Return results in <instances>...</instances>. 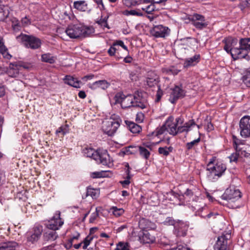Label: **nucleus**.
Instances as JSON below:
<instances>
[{
  "mask_svg": "<svg viewBox=\"0 0 250 250\" xmlns=\"http://www.w3.org/2000/svg\"><path fill=\"white\" fill-rule=\"evenodd\" d=\"M200 59V56L199 54H196L194 56L187 59L184 62V67H188L189 66H194L196 65Z\"/></svg>",
  "mask_w": 250,
  "mask_h": 250,
  "instance_id": "nucleus-24",
  "label": "nucleus"
},
{
  "mask_svg": "<svg viewBox=\"0 0 250 250\" xmlns=\"http://www.w3.org/2000/svg\"><path fill=\"white\" fill-rule=\"evenodd\" d=\"M131 178V176L130 174H127V177L125 180L124 181H120V183L122 184V186L124 188H126L130 183V179Z\"/></svg>",
  "mask_w": 250,
  "mask_h": 250,
  "instance_id": "nucleus-50",
  "label": "nucleus"
},
{
  "mask_svg": "<svg viewBox=\"0 0 250 250\" xmlns=\"http://www.w3.org/2000/svg\"><path fill=\"white\" fill-rule=\"evenodd\" d=\"M68 125H65L59 127L56 131V134L58 136L61 135L62 137L68 132Z\"/></svg>",
  "mask_w": 250,
  "mask_h": 250,
  "instance_id": "nucleus-34",
  "label": "nucleus"
},
{
  "mask_svg": "<svg viewBox=\"0 0 250 250\" xmlns=\"http://www.w3.org/2000/svg\"><path fill=\"white\" fill-rule=\"evenodd\" d=\"M125 123L128 129L133 133H139L142 130V127L133 122L125 121Z\"/></svg>",
  "mask_w": 250,
  "mask_h": 250,
  "instance_id": "nucleus-26",
  "label": "nucleus"
},
{
  "mask_svg": "<svg viewBox=\"0 0 250 250\" xmlns=\"http://www.w3.org/2000/svg\"><path fill=\"white\" fill-rule=\"evenodd\" d=\"M95 30L92 26H86L82 23L70 24L65 32L71 39H78L88 37L94 33Z\"/></svg>",
  "mask_w": 250,
  "mask_h": 250,
  "instance_id": "nucleus-4",
  "label": "nucleus"
},
{
  "mask_svg": "<svg viewBox=\"0 0 250 250\" xmlns=\"http://www.w3.org/2000/svg\"><path fill=\"white\" fill-rule=\"evenodd\" d=\"M125 15L127 16L128 15H132V16H144V13L142 12L140 9H138L137 10H131L129 11H126Z\"/></svg>",
  "mask_w": 250,
  "mask_h": 250,
  "instance_id": "nucleus-39",
  "label": "nucleus"
},
{
  "mask_svg": "<svg viewBox=\"0 0 250 250\" xmlns=\"http://www.w3.org/2000/svg\"><path fill=\"white\" fill-rule=\"evenodd\" d=\"M244 41L243 46H245V49L246 50V56L244 59L249 60L250 57L248 55V54L250 51V38H246V40Z\"/></svg>",
  "mask_w": 250,
  "mask_h": 250,
  "instance_id": "nucleus-36",
  "label": "nucleus"
},
{
  "mask_svg": "<svg viewBox=\"0 0 250 250\" xmlns=\"http://www.w3.org/2000/svg\"><path fill=\"white\" fill-rule=\"evenodd\" d=\"M151 146L150 145H143L141 146H137L136 150L139 151L140 156L146 159H148L150 156V151L151 150Z\"/></svg>",
  "mask_w": 250,
  "mask_h": 250,
  "instance_id": "nucleus-21",
  "label": "nucleus"
},
{
  "mask_svg": "<svg viewBox=\"0 0 250 250\" xmlns=\"http://www.w3.org/2000/svg\"><path fill=\"white\" fill-rule=\"evenodd\" d=\"M118 48L112 44L108 50L107 52L110 56H115L116 60L119 61L121 59L123 58V57L119 56V53L116 52Z\"/></svg>",
  "mask_w": 250,
  "mask_h": 250,
  "instance_id": "nucleus-31",
  "label": "nucleus"
},
{
  "mask_svg": "<svg viewBox=\"0 0 250 250\" xmlns=\"http://www.w3.org/2000/svg\"><path fill=\"white\" fill-rule=\"evenodd\" d=\"M246 38H241L239 41L235 38L229 37L224 39L223 42L225 43L224 49L231 54L234 60L244 59L246 56V50L243 46L244 40Z\"/></svg>",
  "mask_w": 250,
  "mask_h": 250,
  "instance_id": "nucleus-1",
  "label": "nucleus"
},
{
  "mask_svg": "<svg viewBox=\"0 0 250 250\" xmlns=\"http://www.w3.org/2000/svg\"><path fill=\"white\" fill-rule=\"evenodd\" d=\"M169 250H188L186 245H178L176 248H173Z\"/></svg>",
  "mask_w": 250,
  "mask_h": 250,
  "instance_id": "nucleus-62",
  "label": "nucleus"
},
{
  "mask_svg": "<svg viewBox=\"0 0 250 250\" xmlns=\"http://www.w3.org/2000/svg\"><path fill=\"white\" fill-rule=\"evenodd\" d=\"M91 177L93 178H101L103 177V173L101 172H94L91 174Z\"/></svg>",
  "mask_w": 250,
  "mask_h": 250,
  "instance_id": "nucleus-64",
  "label": "nucleus"
},
{
  "mask_svg": "<svg viewBox=\"0 0 250 250\" xmlns=\"http://www.w3.org/2000/svg\"><path fill=\"white\" fill-rule=\"evenodd\" d=\"M139 226L140 229H153L155 228V225L149 220L142 218L139 222Z\"/></svg>",
  "mask_w": 250,
  "mask_h": 250,
  "instance_id": "nucleus-25",
  "label": "nucleus"
},
{
  "mask_svg": "<svg viewBox=\"0 0 250 250\" xmlns=\"http://www.w3.org/2000/svg\"><path fill=\"white\" fill-rule=\"evenodd\" d=\"M60 212L57 211L53 217L46 223V227L51 230H56L63 225V222L60 218Z\"/></svg>",
  "mask_w": 250,
  "mask_h": 250,
  "instance_id": "nucleus-16",
  "label": "nucleus"
},
{
  "mask_svg": "<svg viewBox=\"0 0 250 250\" xmlns=\"http://www.w3.org/2000/svg\"><path fill=\"white\" fill-rule=\"evenodd\" d=\"M114 250H129L128 244L120 242Z\"/></svg>",
  "mask_w": 250,
  "mask_h": 250,
  "instance_id": "nucleus-47",
  "label": "nucleus"
},
{
  "mask_svg": "<svg viewBox=\"0 0 250 250\" xmlns=\"http://www.w3.org/2000/svg\"><path fill=\"white\" fill-rule=\"evenodd\" d=\"M27 48L36 49L40 47L42 42L40 39L32 36L21 34L17 37Z\"/></svg>",
  "mask_w": 250,
  "mask_h": 250,
  "instance_id": "nucleus-7",
  "label": "nucleus"
},
{
  "mask_svg": "<svg viewBox=\"0 0 250 250\" xmlns=\"http://www.w3.org/2000/svg\"><path fill=\"white\" fill-rule=\"evenodd\" d=\"M42 227L39 224H35L33 228L27 233V242L35 244L41 237L42 232Z\"/></svg>",
  "mask_w": 250,
  "mask_h": 250,
  "instance_id": "nucleus-9",
  "label": "nucleus"
},
{
  "mask_svg": "<svg viewBox=\"0 0 250 250\" xmlns=\"http://www.w3.org/2000/svg\"><path fill=\"white\" fill-rule=\"evenodd\" d=\"M21 23L23 26H26L31 23V21L27 16H25L21 19Z\"/></svg>",
  "mask_w": 250,
  "mask_h": 250,
  "instance_id": "nucleus-55",
  "label": "nucleus"
},
{
  "mask_svg": "<svg viewBox=\"0 0 250 250\" xmlns=\"http://www.w3.org/2000/svg\"><path fill=\"white\" fill-rule=\"evenodd\" d=\"M184 95H172V96H171L169 100L172 104H174L178 99L179 98H182L184 96Z\"/></svg>",
  "mask_w": 250,
  "mask_h": 250,
  "instance_id": "nucleus-49",
  "label": "nucleus"
},
{
  "mask_svg": "<svg viewBox=\"0 0 250 250\" xmlns=\"http://www.w3.org/2000/svg\"><path fill=\"white\" fill-rule=\"evenodd\" d=\"M136 146H128L127 148H126L125 153L127 154L135 153V152L137 151V150H136Z\"/></svg>",
  "mask_w": 250,
  "mask_h": 250,
  "instance_id": "nucleus-56",
  "label": "nucleus"
},
{
  "mask_svg": "<svg viewBox=\"0 0 250 250\" xmlns=\"http://www.w3.org/2000/svg\"><path fill=\"white\" fill-rule=\"evenodd\" d=\"M100 191L98 189L88 188L87 189L86 196H90L93 199H96L98 197Z\"/></svg>",
  "mask_w": 250,
  "mask_h": 250,
  "instance_id": "nucleus-33",
  "label": "nucleus"
},
{
  "mask_svg": "<svg viewBox=\"0 0 250 250\" xmlns=\"http://www.w3.org/2000/svg\"><path fill=\"white\" fill-rule=\"evenodd\" d=\"M184 92L182 85H175L173 89V94H182Z\"/></svg>",
  "mask_w": 250,
  "mask_h": 250,
  "instance_id": "nucleus-51",
  "label": "nucleus"
},
{
  "mask_svg": "<svg viewBox=\"0 0 250 250\" xmlns=\"http://www.w3.org/2000/svg\"><path fill=\"white\" fill-rule=\"evenodd\" d=\"M3 57L4 58L10 60L12 58V55L9 54L8 51V49H6L5 51H3L0 53Z\"/></svg>",
  "mask_w": 250,
  "mask_h": 250,
  "instance_id": "nucleus-59",
  "label": "nucleus"
},
{
  "mask_svg": "<svg viewBox=\"0 0 250 250\" xmlns=\"http://www.w3.org/2000/svg\"><path fill=\"white\" fill-rule=\"evenodd\" d=\"M80 234L79 233L77 232L76 234L74 235L71 238H70L68 240V244L69 245V247H71L72 246L73 241L74 240H78L80 237Z\"/></svg>",
  "mask_w": 250,
  "mask_h": 250,
  "instance_id": "nucleus-53",
  "label": "nucleus"
},
{
  "mask_svg": "<svg viewBox=\"0 0 250 250\" xmlns=\"http://www.w3.org/2000/svg\"><path fill=\"white\" fill-rule=\"evenodd\" d=\"M241 197V192L239 190L234 188L227 189L222 195L223 199L227 200L229 204L236 202Z\"/></svg>",
  "mask_w": 250,
  "mask_h": 250,
  "instance_id": "nucleus-12",
  "label": "nucleus"
},
{
  "mask_svg": "<svg viewBox=\"0 0 250 250\" xmlns=\"http://www.w3.org/2000/svg\"><path fill=\"white\" fill-rule=\"evenodd\" d=\"M188 19L191 24L198 30H203L206 28L208 25V22L206 21L205 17L197 13L190 16Z\"/></svg>",
  "mask_w": 250,
  "mask_h": 250,
  "instance_id": "nucleus-10",
  "label": "nucleus"
},
{
  "mask_svg": "<svg viewBox=\"0 0 250 250\" xmlns=\"http://www.w3.org/2000/svg\"><path fill=\"white\" fill-rule=\"evenodd\" d=\"M98 209H99V208H96L95 212H94L91 214L90 217L89 218V222L90 223H93L95 221V220L97 218V217L99 216V210Z\"/></svg>",
  "mask_w": 250,
  "mask_h": 250,
  "instance_id": "nucleus-46",
  "label": "nucleus"
},
{
  "mask_svg": "<svg viewBox=\"0 0 250 250\" xmlns=\"http://www.w3.org/2000/svg\"><path fill=\"white\" fill-rule=\"evenodd\" d=\"M7 49V48L4 44L3 38L0 37V53L3 51H5Z\"/></svg>",
  "mask_w": 250,
  "mask_h": 250,
  "instance_id": "nucleus-60",
  "label": "nucleus"
},
{
  "mask_svg": "<svg viewBox=\"0 0 250 250\" xmlns=\"http://www.w3.org/2000/svg\"><path fill=\"white\" fill-rule=\"evenodd\" d=\"M155 6L154 3H151L147 6H146V8H141V9L145 12L144 13V15L146 13L151 14L155 10Z\"/></svg>",
  "mask_w": 250,
  "mask_h": 250,
  "instance_id": "nucleus-42",
  "label": "nucleus"
},
{
  "mask_svg": "<svg viewBox=\"0 0 250 250\" xmlns=\"http://www.w3.org/2000/svg\"><path fill=\"white\" fill-rule=\"evenodd\" d=\"M108 16L105 17L104 18H101L99 21H97V23L103 27L104 28L106 27L108 29L109 28L108 24L107 23V19Z\"/></svg>",
  "mask_w": 250,
  "mask_h": 250,
  "instance_id": "nucleus-43",
  "label": "nucleus"
},
{
  "mask_svg": "<svg viewBox=\"0 0 250 250\" xmlns=\"http://www.w3.org/2000/svg\"><path fill=\"white\" fill-rule=\"evenodd\" d=\"M195 210H196V211L198 212V215H200L203 218H206L207 217L208 218H210L212 216L214 215V214L210 212L207 215H203L202 214H200V212L203 210H206L207 209V207L206 206H204V207H202L201 208H198L197 207V205H195Z\"/></svg>",
  "mask_w": 250,
  "mask_h": 250,
  "instance_id": "nucleus-37",
  "label": "nucleus"
},
{
  "mask_svg": "<svg viewBox=\"0 0 250 250\" xmlns=\"http://www.w3.org/2000/svg\"><path fill=\"white\" fill-rule=\"evenodd\" d=\"M121 120L118 116L113 115L108 120L103 122L102 130L108 136L114 134L120 125Z\"/></svg>",
  "mask_w": 250,
  "mask_h": 250,
  "instance_id": "nucleus-6",
  "label": "nucleus"
},
{
  "mask_svg": "<svg viewBox=\"0 0 250 250\" xmlns=\"http://www.w3.org/2000/svg\"><path fill=\"white\" fill-rule=\"evenodd\" d=\"M17 243L10 241L0 244V250H16Z\"/></svg>",
  "mask_w": 250,
  "mask_h": 250,
  "instance_id": "nucleus-29",
  "label": "nucleus"
},
{
  "mask_svg": "<svg viewBox=\"0 0 250 250\" xmlns=\"http://www.w3.org/2000/svg\"><path fill=\"white\" fill-rule=\"evenodd\" d=\"M230 233L223 234L219 236L214 246V250H229L228 240L230 238Z\"/></svg>",
  "mask_w": 250,
  "mask_h": 250,
  "instance_id": "nucleus-15",
  "label": "nucleus"
},
{
  "mask_svg": "<svg viewBox=\"0 0 250 250\" xmlns=\"http://www.w3.org/2000/svg\"><path fill=\"white\" fill-rule=\"evenodd\" d=\"M200 141V138L198 137L197 139L190 142L187 143L186 145V148L188 150H190L194 148L196 146H197Z\"/></svg>",
  "mask_w": 250,
  "mask_h": 250,
  "instance_id": "nucleus-41",
  "label": "nucleus"
},
{
  "mask_svg": "<svg viewBox=\"0 0 250 250\" xmlns=\"http://www.w3.org/2000/svg\"><path fill=\"white\" fill-rule=\"evenodd\" d=\"M110 85V83L105 80L97 81L92 83H89L88 86L91 89L101 88L103 90L106 89Z\"/></svg>",
  "mask_w": 250,
  "mask_h": 250,
  "instance_id": "nucleus-20",
  "label": "nucleus"
},
{
  "mask_svg": "<svg viewBox=\"0 0 250 250\" xmlns=\"http://www.w3.org/2000/svg\"><path fill=\"white\" fill-rule=\"evenodd\" d=\"M233 142L234 147H235L236 152L232 153L229 157L230 162H236L238 157L239 155H244L245 150H243V147L241 146H243V144L241 142V141L237 139L234 136H233Z\"/></svg>",
  "mask_w": 250,
  "mask_h": 250,
  "instance_id": "nucleus-14",
  "label": "nucleus"
},
{
  "mask_svg": "<svg viewBox=\"0 0 250 250\" xmlns=\"http://www.w3.org/2000/svg\"><path fill=\"white\" fill-rule=\"evenodd\" d=\"M73 8L79 11L86 12L88 10V3L86 0H76L73 2Z\"/></svg>",
  "mask_w": 250,
  "mask_h": 250,
  "instance_id": "nucleus-23",
  "label": "nucleus"
},
{
  "mask_svg": "<svg viewBox=\"0 0 250 250\" xmlns=\"http://www.w3.org/2000/svg\"><path fill=\"white\" fill-rule=\"evenodd\" d=\"M175 222L174 220H173L170 217H167L166 218L165 221L164 222V223L165 225H173L174 226V225L175 224Z\"/></svg>",
  "mask_w": 250,
  "mask_h": 250,
  "instance_id": "nucleus-57",
  "label": "nucleus"
},
{
  "mask_svg": "<svg viewBox=\"0 0 250 250\" xmlns=\"http://www.w3.org/2000/svg\"><path fill=\"white\" fill-rule=\"evenodd\" d=\"M83 153L86 157L92 158L98 163L104 166H108L110 164V156L105 150H95L92 148H85Z\"/></svg>",
  "mask_w": 250,
  "mask_h": 250,
  "instance_id": "nucleus-5",
  "label": "nucleus"
},
{
  "mask_svg": "<svg viewBox=\"0 0 250 250\" xmlns=\"http://www.w3.org/2000/svg\"><path fill=\"white\" fill-rule=\"evenodd\" d=\"M159 77L156 73L153 71L148 72L146 78V83L147 86L146 88H149V92L156 91L157 94H160L159 91L161 88L159 85Z\"/></svg>",
  "mask_w": 250,
  "mask_h": 250,
  "instance_id": "nucleus-8",
  "label": "nucleus"
},
{
  "mask_svg": "<svg viewBox=\"0 0 250 250\" xmlns=\"http://www.w3.org/2000/svg\"><path fill=\"white\" fill-rule=\"evenodd\" d=\"M63 81L65 83L76 88H80L83 84L82 81L70 75L65 76Z\"/></svg>",
  "mask_w": 250,
  "mask_h": 250,
  "instance_id": "nucleus-19",
  "label": "nucleus"
},
{
  "mask_svg": "<svg viewBox=\"0 0 250 250\" xmlns=\"http://www.w3.org/2000/svg\"><path fill=\"white\" fill-rule=\"evenodd\" d=\"M166 128L167 127L165 126V124L160 128H157L155 131L156 135L159 136L167 132Z\"/></svg>",
  "mask_w": 250,
  "mask_h": 250,
  "instance_id": "nucleus-45",
  "label": "nucleus"
},
{
  "mask_svg": "<svg viewBox=\"0 0 250 250\" xmlns=\"http://www.w3.org/2000/svg\"><path fill=\"white\" fill-rule=\"evenodd\" d=\"M12 27L14 30H19L21 28L20 21L18 20L15 22L13 21Z\"/></svg>",
  "mask_w": 250,
  "mask_h": 250,
  "instance_id": "nucleus-58",
  "label": "nucleus"
},
{
  "mask_svg": "<svg viewBox=\"0 0 250 250\" xmlns=\"http://www.w3.org/2000/svg\"><path fill=\"white\" fill-rule=\"evenodd\" d=\"M188 228L187 223L180 220L176 221L174 225V234L177 236H184L187 234Z\"/></svg>",
  "mask_w": 250,
  "mask_h": 250,
  "instance_id": "nucleus-18",
  "label": "nucleus"
},
{
  "mask_svg": "<svg viewBox=\"0 0 250 250\" xmlns=\"http://www.w3.org/2000/svg\"><path fill=\"white\" fill-rule=\"evenodd\" d=\"M113 44L115 47L117 45L121 46L124 49H125V51H126L127 52V53H128V50L127 47L124 44V43L122 41H121V40L117 41L115 42H114L113 43Z\"/></svg>",
  "mask_w": 250,
  "mask_h": 250,
  "instance_id": "nucleus-48",
  "label": "nucleus"
},
{
  "mask_svg": "<svg viewBox=\"0 0 250 250\" xmlns=\"http://www.w3.org/2000/svg\"><path fill=\"white\" fill-rule=\"evenodd\" d=\"M93 237L92 236H90L89 235H88L87 237L85 238V239L83 240V244H85L88 245V246L90 245L91 241L93 240Z\"/></svg>",
  "mask_w": 250,
  "mask_h": 250,
  "instance_id": "nucleus-63",
  "label": "nucleus"
},
{
  "mask_svg": "<svg viewBox=\"0 0 250 250\" xmlns=\"http://www.w3.org/2000/svg\"><path fill=\"white\" fill-rule=\"evenodd\" d=\"M42 61L43 62L53 64L55 63L56 60V57L52 56L50 53H45L42 55Z\"/></svg>",
  "mask_w": 250,
  "mask_h": 250,
  "instance_id": "nucleus-30",
  "label": "nucleus"
},
{
  "mask_svg": "<svg viewBox=\"0 0 250 250\" xmlns=\"http://www.w3.org/2000/svg\"><path fill=\"white\" fill-rule=\"evenodd\" d=\"M144 120V114L142 112H138L136 114L135 120L139 123H142Z\"/></svg>",
  "mask_w": 250,
  "mask_h": 250,
  "instance_id": "nucleus-52",
  "label": "nucleus"
},
{
  "mask_svg": "<svg viewBox=\"0 0 250 250\" xmlns=\"http://www.w3.org/2000/svg\"><path fill=\"white\" fill-rule=\"evenodd\" d=\"M242 80L247 86L250 87V68H248L244 72L242 77Z\"/></svg>",
  "mask_w": 250,
  "mask_h": 250,
  "instance_id": "nucleus-32",
  "label": "nucleus"
},
{
  "mask_svg": "<svg viewBox=\"0 0 250 250\" xmlns=\"http://www.w3.org/2000/svg\"><path fill=\"white\" fill-rule=\"evenodd\" d=\"M226 165L221 162H218L216 157H212L207 166V176L208 179L212 182L217 180L226 170Z\"/></svg>",
  "mask_w": 250,
  "mask_h": 250,
  "instance_id": "nucleus-3",
  "label": "nucleus"
},
{
  "mask_svg": "<svg viewBox=\"0 0 250 250\" xmlns=\"http://www.w3.org/2000/svg\"><path fill=\"white\" fill-rule=\"evenodd\" d=\"M20 65L17 63H10L7 70V75L12 78H16L19 75Z\"/></svg>",
  "mask_w": 250,
  "mask_h": 250,
  "instance_id": "nucleus-22",
  "label": "nucleus"
},
{
  "mask_svg": "<svg viewBox=\"0 0 250 250\" xmlns=\"http://www.w3.org/2000/svg\"><path fill=\"white\" fill-rule=\"evenodd\" d=\"M147 3V0H139L138 1H135L131 2L130 3V4H127L126 3H125V4L127 6H130L131 5H139L141 3Z\"/></svg>",
  "mask_w": 250,
  "mask_h": 250,
  "instance_id": "nucleus-61",
  "label": "nucleus"
},
{
  "mask_svg": "<svg viewBox=\"0 0 250 250\" xmlns=\"http://www.w3.org/2000/svg\"><path fill=\"white\" fill-rule=\"evenodd\" d=\"M93 0L97 4L98 8L101 11L105 10V8L103 2V0Z\"/></svg>",
  "mask_w": 250,
  "mask_h": 250,
  "instance_id": "nucleus-54",
  "label": "nucleus"
},
{
  "mask_svg": "<svg viewBox=\"0 0 250 250\" xmlns=\"http://www.w3.org/2000/svg\"><path fill=\"white\" fill-rule=\"evenodd\" d=\"M112 104H120L122 108H125L131 106H136L144 109L146 104L141 101L140 95H114L110 99Z\"/></svg>",
  "mask_w": 250,
  "mask_h": 250,
  "instance_id": "nucleus-2",
  "label": "nucleus"
},
{
  "mask_svg": "<svg viewBox=\"0 0 250 250\" xmlns=\"http://www.w3.org/2000/svg\"><path fill=\"white\" fill-rule=\"evenodd\" d=\"M180 120V118H176L174 121L173 117H169L165 122V126L167 127V132L170 134L175 135L177 134V125Z\"/></svg>",
  "mask_w": 250,
  "mask_h": 250,
  "instance_id": "nucleus-17",
  "label": "nucleus"
},
{
  "mask_svg": "<svg viewBox=\"0 0 250 250\" xmlns=\"http://www.w3.org/2000/svg\"><path fill=\"white\" fill-rule=\"evenodd\" d=\"M240 133L242 137L246 138L250 136V116L243 117L239 122Z\"/></svg>",
  "mask_w": 250,
  "mask_h": 250,
  "instance_id": "nucleus-11",
  "label": "nucleus"
},
{
  "mask_svg": "<svg viewBox=\"0 0 250 250\" xmlns=\"http://www.w3.org/2000/svg\"><path fill=\"white\" fill-rule=\"evenodd\" d=\"M110 211L116 217H119L124 213V210L122 208H117L116 207H113L110 208Z\"/></svg>",
  "mask_w": 250,
  "mask_h": 250,
  "instance_id": "nucleus-38",
  "label": "nucleus"
},
{
  "mask_svg": "<svg viewBox=\"0 0 250 250\" xmlns=\"http://www.w3.org/2000/svg\"><path fill=\"white\" fill-rule=\"evenodd\" d=\"M172 148L171 147H160L158 149V152L160 154L164 156H167L169 152H171Z\"/></svg>",
  "mask_w": 250,
  "mask_h": 250,
  "instance_id": "nucleus-40",
  "label": "nucleus"
},
{
  "mask_svg": "<svg viewBox=\"0 0 250 250\" xmlns=\"http://www.w3.org/2000/svg\"><path fill=\"white\" fill-rule=\"evenodd\" d=\"M196 124L193 121V120H190L188 122L186 123L183 126L178 127L177 128V133L188 132Z\"/></svg>",
  "mask_w": 250,
  "mask_h": 250,
  "instance_id": "nucleus-27",
  "label": "nucleus"
},
{
  "mask_svg": "<svg viewBox=\"0 0 250 250\" xmlns=\"http://www.w3.org/2000/svg\"><path fill=\"white\" fill-rule=\"evenodd\" d=\"M45 239L48 241H54L58 237L57 233L55 230L48 231L45 232L44 234Z\"/></svg>",
  "mask_w": 250,
  "mask_h": 250,
  "instance_id": "nucleus-35",
  "label": "nucleus"
},
{
  "mask_svg": "<svg viewBox=\"0 0 250 250\" xmlns=\"http://www.w3.org/2000/svg\"><path fill=\"white\" fill-rule=\"evenodd\" d=\"M141 240L143 243H152L155 241V237L149 232L145 231L141 238Z\"/></svg>",
  "mask_w": 250,
  "mask_h": 250,
  "instance_id": "nucleus-28",
  "label": "nucleus"
},
{
  "mask_svg": "<svg viewBox=\"0 0 250 250\" xmlns=\"http://www.w3.org/2000/svg\"><path fill=\"white\" fill-rule=\"evenodd\" d=\"M170 33V29L167 26L160 24L154 26L150 30V34L156 38H165Z\"/></svg>",
  "mask_w": 250,
  "mask_h": 250,
  "instance_id": "nucleus-13",
  "label": "nucleus"
},
{
  "mask_svg": "<svg viewBox=\"0 0 250 250\" xmlns=\"http://www.w3.org/2000/svg\"><path fill=\"white\" fill-rule=\"evenodd\" d=\"M97 78H98V76L92 74H90L84 76V77H82L81 81H82L84 84V83L87 82V81L91 80L95 78L97 79Z\"/></svg>",
  "mask_w": 250,
  "mask_h": 250,
  "instance_id": "nucleus-44",
  "label": "nucleus"
}]
</instances>
